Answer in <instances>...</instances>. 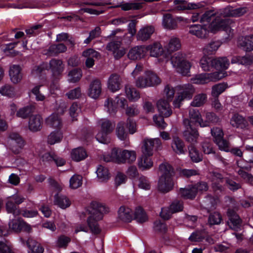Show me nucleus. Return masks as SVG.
Here are the masks:
<instances>
[{"label": "nucleus", "instance_id": "nucleus-1", "mask_svg": "<svg viewBox=\"0 0 253 253\" xmlns=\"http://www.w3.org/2000/svg\"><path fill=\"white\" fill-rule=\"evenodd\" d=\"M233 23L231 19H222L217 17L212 22L208 25L193 24L189 26V33L198 38H206L210 32L215 33L218 31H227Z\"/></svg>", "mask_w": 253, "mask_h": 253}, {"label": "nucleus", "instance_id": "nucleus-2", "mask_svg": "<svg viewBox=\"0 0 253 253\" xmlns=\"http://www.w3.org/2000/svg\"><path fill=\"white\" fill-rule=\"evenodd\" d=\"M90 214L87 218V223L92 232L98 234L100 230L97 223L101 220L104 213L108 212V209L103 204L97 202H92L87 210Z\"/></svg>", "mask_w": 253, "mask_h": 253}, {"label": "nucleus", "instance_id": "nucleus-3", "mask_svg": "<svg viewBox=\"0 0 253 253\" xmlns=\"http://www.w3.org/2000/svg\"><path fill=\"white\" fill-rule=\"evenodd\" d=\"M159 169L161 176L158 182V189L161 192L166 193L171 190L173 187V169L168 163L160 165Z\"/></svg>", "mask_w": 253, "mask_h": 253}, {"label": "nucleus", "instance_id": "nucleus-4", "mask_svg": "<svg viewBox=\"0 0 253 253\" xmlns=\"http://www.w3.org/2000/svg\"><path fill=\"white\" fill-rule=\"evenodd\" d=\"M136 158V154L135 151L123 150L119 152L116 148L113 149L110 154L104 156V160L105 162L115 161L119 163H132L135 161Z\"/></svg>", "mask_w": 253, "mask_h": 253}, {"label": "nucleus", "instance_id": "nucleus-5", "mask_svg": "<svg viewBox=\"0 0 253 253\" xmlns=\"http://www.w3.org/2000/svg\"><path fill=\"white\" fill-rule=\"evenodd\" d=\"M176 89L177 94L172 102V105L174 108H177L180 107L184 100L192 99L195 92L194 86L190 84L177 85Z\"/></svg>", "mask_w": 253, "mask_h": 253}, {"label": "nucleus", "instance_id": "nucleus-6", "mask_svg": "<svg viewBox=\"0 0 253 253\" xmlns=\"http://www.w3.org/2000/svg\"><path fill=\"white\" fill-rule=\"evenodd\" d=\"M171 64L176 71L183 76H188L191 64L185 59V55L181 52L174 54L170 59Z\"/></svg>", "mask_w": 253, "mask_h": 253}, {"label": "nucleus", "instance_id": "nucleus-7", "mask_svg": "<svg viewBox=\"0 0 253 253\" xmlns=\"http://www.w3.org/2000/svg\"><path fill=\"white\" fill-rule=\"evenodd\" d=\"M161 83V79L151 71H146L143 76L139 77L135 81L136 85L140 88L156 86Z\"/></svg>", "mask_w": 253, "mask_h": 253}, {"label": "nucleus", "instance_id": "nucleus-8", "mask_svg": "<svg viewBox=\"0 0 253 253\" xmlns=\"http://www.w3.org/2000/svg\"><path fill=\"white\" fill-rule=\"evenodd\" d=\"M227 76L226 72H214L211 73H202L196 75L191 80L193 84H204L211 82H216Z\"/></svg>", "mask_w": 253, "mask_h": 253}, {"label": "nucleus", "instance_id": "nucleus-9", "mask_svg": "<svg viewBox=\"0 0 253 253\" xmlns=\"http://www.w3.org/2000/svg\"><path fill=\"white\" fill-rule=\"evenodd\" d=\"M98 124L100 126L101 130L96 134V140L101 143H108L110 142V138L108 135L113 130L114 124L106 119H100Z\"/></svg>", "mask_w": 253, "mask_h": 253}, {"label": "nucleus", "instance_id": "nucleus-10", "mask_svg": "<svg viewBox=\"0 0 253 253\" xmlns=\"http://www.w3.org/2000/svg\"><path fill=\"white\" fill-rule=\"evenodd\" d=\"M208 189V185L205 182H200L197 184L189 186L187 188H181L179 194L185 199L194 198L198 192H203Z\"/></svg>", "mask_w": 253, "mask_h": 253}, {"label": "nucleus", "instance_id": "nucleus-11", "mask_svg": "<svg viewBox=\"0 0 253 253\" xmlns=\"http://www.w3.org/2000/svg\"><path fill=\"white\" fill-rule=\"evenodd\" d=\"M9 230L8 231H5L0 228V236H7L10 231H13L15 232H19L21 230L30 231L31 228L29 224L24 221L23 220L21 219H15L9 221Z\"/></svg>", "mask_w": 253, "mask_h": 253}, {"label": "nucleus", "instance_id": "nucleus-12", "mask_svg": "<svg viewBox=\"0 0 253 253\" xmlns=\"http://www.w3.org/2000/svg\"><path fill=\"white\" fill-rule=\"evenodd\" d=\"M126 102V99L120 95L117 96L114 100L108 98L104 102V110L110 115L114 114L118 107L124 108Z\"/></svg>", "mask_w": 253, "mask_h": 253}, {"label": "nucleus", "instance_id": "nucleus-13", "mask_svg": "<svg viewBox=\"0 0 253 253\" xmlns=\"http://www.w3.org/2000/svg\"><path fill=\"white\" fill-rule=\"evenodd\" d=\"M6 145L14 153H19L24 145V142L17 133H11L7 138Z\"/></svg>", "mask_w": 253, "mask_h": 253}, {"label": "nucleus", "instance_id": "nucleus-14", "mask_svg": "<svg viewBox=\"0 0 253 253\" xmlns=\"http://www.w3.org/2000/svg\"><path fill=\"white\" fill-rule=\"evenodd\" d=\"M161 146L162 142L159 138H145L143 141V145L141 147L142 153L144 155H148L149 156H151L153 155L154 147L158 149Z\"/></svg>", "mask_w": 253, "mask_h": 253}, {"label": "nucleus", "instance_id": "nucleus-15", "mask_svg": "<svg viewBox=\"0 0 253 253\" xmlns=\"http://www.w3.org/2000/svg\"><path fill=\"white\" fill-rule=\"evenodd\" d=\"M145 47V51H149L150 55L154 57H159L163 55L164 60H161V58L159 59V62H167L168 61V58L166 54H164V49L159 42H156L152 44L148 45Z\"/></svg>", "mask_w": 253, "mask_h": 253}, {"label": "nucleus", "instance_id": "nucleus-16", "mask_svg": "<svg viewBox=\"0 0 253 253\" xmlns=\"http://www.w3.org/2000/svg\"><path fill=\"white\" fill-rule=\"evenodd\" d=\"M24 198L19 195H13L8 198L6 204V211L8 213H12L14 216L18 215L20 214V210L17 206L14 204L19 205L23 202Z\"/></svg>", "mask_w": 253, "mask_h": 253}, {"label": "nucleus", "instance_id": "nucleus-17", "mask_svg": "<svg viewBox=\"0 0 253 253\" xmlns=\"http://www.w3.org/2000/svg\"><path fill=\"white\" fill-rule=\"evenodd\" d=\"M248 9L246 7L233 8L232 7H226L219 10L218 14L223 18L227 17H240L247 13Z\"/></svg>", "mask_w": 253, "mask_h": 253}, {"label": "nucleus", "instance_id": "nucleus-18", "mask_svg": "<svg viewBox=\"0 0 253 253\" xmlns=\"http://www.w3.org/2000/svg\"><path fill=\"white\" fill-rule=\"evenodd\" d=\"M121 41L122 38L120 37L119 41H112L106 46L107 50L112 52L114 58L116 59L121 58L126 53L125 48L121 46Z\"/></svg>", "mask_w": 253, "mask_h": 253}, {"label": "nucleus", "instance_id": "nucleus-19", "mask_svg": "<svg viewBox=\"0 0 253 253\" xmlns=\"http://www.w3.org/2000/svg\"><path fill=\"white\" fill-rule=\"evenodd\" d=\"M183 124L186 127V130L184 132L183 134L186 141L191 143L196 142L197 139L199 136V133L197 130L192 127L188 119L184 120Z\"/></svg>", "mask_w": 253, "mask_h": 253}, {"label": "nucleus", "instance_id": "nucleus-20", "mask_svg": "<svg viewBox=\"0 0 253 253\" xmlns=\"http://www.w3.org/2000/svg\"><path fill=\"white\" fill-rule=\"evenodd\" d=\"M170 102V101L163 98H161L157 101L156 105L158 110L163 117H169L172 114V111Z\"/></svg>", "mask_w": 253, "mask_h": 253}, {"label": "nucleus", "instance_id": "nucleus-21", "mask_svg": "<svg viewBox=\"0 0 253 253\" xmlns=\"http://www.w3.org/2000/svg\"><path fill=\"white\" fill-rule=\"evenodd\" d=\"M42 123L43 119L41 115H32L29 117L28 128L32 132H37L42 129Z\"/></svg>", "mask_w": 253, "mask_h": 253}, {"label": "nucleus", "instance_id": "nucleus-22", "mask_svg": "<svg viewBox=\"0 0 253 253\" xmlns=\"http://www.w3.org/2000/svg\"><path fill=\"white\" fill-rule=\"evenodd\" d=\"M189 117L190 120V124L191 123H198L201 127H206L208 126L207 122H204L202 118L199 111L197 109L190 108L189 109Z\"/></svg>", "mask_w": 253, "mask_h": 253}, {"label": "nucleus", "instance_id": "nucleus-23", "mask_svg": "<svg viewBox=\"0 0 253 253\" xmlns=\"http://www.w3.org/2000/svg\"><path fill=\"white\" fill-rule=\"evenodd\" d=\"M122 83L120 76L118 74H113L108 78L107 86L111 91L116 92L121 88Z\"/></svg>", "mask_w": 253, "mask_h": 253}, {"label": "nucleus", "instance_id": "nucleus-24", "mask_svg": "<svg viewBox=\"0 0 253 253\" xmlns=\"http://www.w3.org/2000/svg\"><path fill=\"white\" fill-rule=\"evenodd\" d=\"M170 147L172 151L176 154L181 155L185 153L186 148L184 142L177 136L172 137Z\"/></svg>", "mask_w": 253, "mask_h": 253}, {"label": "nucleus", "instance_id": "nucleus-25", "mask_svg": "<svg viewBox=\"0 0 253 253\" xmlns=\"http://www.w3.org/2000/svg\"><path fill=\"white\" fill-rule=\"evenodd\" d=\"M83 56L86 58L85 66L87 68H91L94 64L95 59L100 57V54L93 49L89 48L83 52Z\"/></svg>", "mask_w": 253, "mask_h": 253}, {"label": "nucleus", "instance_id": "nucleus-26", "mask_svg": "<svg viewBox=\"0 0 253 253\" xmlns=\"http://www.w3.org/2000/svg\"><path fill=\"white\" fill-rule=\"evenodd\" d=\"M102 91V85L100 81L95 80L90 84L88 90V96L93 99L97 98Z\"/></svg>", "mask_w": 253, "mask_h": 253}, {"label": "nucleus", "instance_id": "nucleus-27", "mask_svg": "<svg viewBox=\"0 0 253 253\" xmlns=\"http://www.w3.org/2000/svg\"><path fill=\"white\" fill-rule=\"evenodd\" d=\"M200 3H188L185 0H174L172 9L181 10L185 9H195L201 7Z\"/></svg>", "mask_w": 253, "mask_h": 253}, {"label": "nucleus", "instance_id": "nucleus-28", "mask_svg": "<svg viewBox=\"0 0 253 253\" xmlns=\"http://www.w3.org/2000/svg\"><path fill=\"white\" fill-rule=\"evenodd\" d=\"M238 46L244 51H251L253 50V35L241 37L238 40Z\"/></svg>", "mask_w": 253, "mask_h": 253}, {"label": "nucleus", "instance_id": "nucleus-29", "mask_svg": "<svg viewBox=\"0 0 253 253\" xmlns=\"http://www.w3.org/2000/svg\"><path fill=\"white\" fill-rule=\"evenodd\" d=\"M9 75L11 81L14 84L20 83L22 79L21 68L19 65H13L10 66Z\"/></svg>", "mask_w": 253, "mask_h": 253}, {"label": "nucleus", "instance_id": "nucleus-30", "mask_svg": "<svg viewBox=\"0 0 253 253\" xmlns=\"http://www.w3.org/2000/svg\"><path fill=\"white\" fill-rule=\"evenodd\" d=\"M48 67L54 76L60 75L64 70L63 61L60 59L55 58L50 61Z\"/></svg>", "mask_w": 253, "mask_h": 253}, {"label": "nucleus", "instance_id": "nucleus-31", "mask_svg": "<svg viewBox=\"0 0 253 253\" xmlns=\"http://www.w3.org/2000/svg\"><path fill=\"white\" fill-rule=\"evenodd\" d=\"M145 46H136L129 50L127 56L130 60H138L143 58L145 56Z\"/></svg>", "mask_w": 253, "mask_h": 253}, {"label": "nucleus", "instance_id": "nucleus-32", "mask_svg": "<svg viewBox=\"0 0 253 253\" xmlns=\"http://www.w3.org/2000/svg\"><path fill=\"white\" fill-rule=\"evenodd\" d=\"M119 219L125 222H130L133 218V212L128 207L121 206L118 210Z\"/></svg>", "mask_w": 253, "mask_h": 253}, {"label": "nucleus", "instance_id": "nucleus-33", "mask_svg": "<svg viewBox=\"0 0 253 253\" xmlns=\"http://www.w3.org/2000/svg\"><path fill=\"white\" fill-rule=\"evenodd\" d=\"M155 31L154 27L152 26H146L141 28L138 32L136 37L138 40L146 41L150 38Z\"/></svg>", "mask_w": 253, "mask_h": 253}, {"label": "nucleus", "instance_id": "nucleus-34", "mask_svg": "<svg viewBox=\"0 0 253 253\" xmlns=\"http://www.w3.org/2000/svg\"><path fill=\"white\" fill-rule=\"evenodd\" d=\"M214 68L216 70H219L218 72L225 71L228 68L230 65V61L226 57H220L213 58Z\"/></svg>", "mask_w": 253, "mask_h": 253}, {"label": "nucleus", "instance_id": "nucleus-35", "mask_svg": "<svg viewBox=\"0 0 253 253\" xmlns=\"http://www.w3.org/2000/svg\"><path fill=\"white\" fill-rule=\"evenodd\" d=\"M230 123L233 127L237 128L243 129L247 126L245 119L238 114H235L231 117Z\"/></svg>", "mask_w": 253, "mask_h": 253}, {"label": "nucleus", "instance_id": "nucleus-36", "mask_svg": "<svg viewBox=\"0 0 253 253\" xmlns=\"http://www.w3.org/2000/svg\"><path fill=\"white\" fill-rule=\"evenodd\" d=\"M96 173L98 180L101 182H106L111 177L108 168L102 165L98 166Z\"/></svg>", "mask_w": 253, "mask_h": 253}, {"label": "nucleus", "instance_id": "nucleus-37", "mask_svg": "<svg viewBox=\"0 0 253 253\" xmlns=\"http://www.w3.org/2000/svg\"><path fill=\"white\" fill-rule=\"evenodd\" d=\"M229 221L228 224L230 227L235 230H237L240 226L241 219L239 216L231 210H229L227 212Z\"/></svg>", "mask_w": 253, "mask_h": 253}, {"label": "nucleus", "instance_id": "nucleus-38", "mask_svg": "<svg viewBox=\"0 0 253 253\" xmlns=\"http://www.w3.org/2000/svg\"><path fill=\"white\" fill-rule=\"evenodd\" d=\"M46 125L52 128L60 129L62 126V122L58 114L54 113L45 120Z\"/></svg>", "mask_w": 253, "mask_h": 253}, {"label": "nucleus", "instance_id": "nucleus-39", "mask_svg": "<svg viewBox=\"0 0 253 253\" xmlns=\"http://www.w3.org/2000/svg\"><path fill=\"white\" fill-rule=\"evenodd\" d=\"M217 132L219 133L218 134L217 138L214 140V142L218 146L220 150L226 152L230 151V144L228 141L223 139V132H222L220 130L216 129Z\"/></svg>", "mask_w": 253, "mask_h": 253}, {"label": "nucleus", "instance_id": "nucleus-40", "mask_svg": "<svg viewBox=\"0 0 253 253\" xmlns=\"http://www.w3.org/2000/svg\"><path fill=\"white\" fill-rule=\"evenodd\" d=\"M150 157L148 155L142 154L138 159V166L140 169L143 170H147L153 167V162Z\"/></svg>", "mask_w": 253, "mask_h": 253}, {"label": "nucleus", "instance_id": "nucleus-41", "mask_svg": "<svg viewBox=\"0 0 253 253\" xmlns=\"http://www.w3.org/2000/svg\"><path fill=\"white\" fill-rule=\"evenodd\" d=\"M211 179L212 182V188L215 191H222V187L220 184L223 180L222 175L218 172H213L211 174Z\"/></svg>", "mask_w": 253, "mask_h": 253}, {"label": "nucleus", "instance_id": "nucleus-42", "mask_svg": "<svg viewBox=\"0 0 253 253\" xmlns=\"http://www.w3.org/2000/svg\"><path fill=\"white\" fill-rule=\"evenodd\" d=\"M231 62L232 64L237 63L244 65L253 64V55L234 56L232 57Z\"/></svg>", "mask_w": 253, "mask_h": 253}, {"label": "nucleus", "instance_id": "nucleus-43", "mask_svg": "<svg viewBox=\"0 0 253 253\" xmlns=\"http://www.w3.org/2000/svg\"><path fill=\"white\" fill-rule=\"evenodd\" d=\"M219 10L216 12H215L213 10H208L206 11L201 17L200 21L202 23H209L212 19V22L217 17H218L220 18L223 19L222 16H220L218 14ZM224 19H227L224 18Z\"/></svg>", "mask_w": 253, "mask_h": 253}, {"label": "nucleus", "instance_id": "nucleus-44", "mask_svg": "<svg viewBox=\"0 0 253 253\" xmlns=\"http://www.w3.org/2000/svg\"><path fill=\"white\" fill-rule=\"evenodd\" d=\"M162 25L167 30H173L177 28V20L173 18L169 14H167L163 17Z\"/></svg>", "mask_w": 253, "mask_h": 253}, {"label": "nucleus", "instance_id": "nucleus-45", "mask_svg": "<svg viewBox=\"0 0 253 253\" xmlns=\"http://www.w3.org/2000/svg\"><path fill=\"white\" fill-rule=\"evenodd\" d=\"M86 157L87 154L85 150L82 147L75 148L71 152V159L76 162L82 161Z\"/></svg>", "mask_w": 253, "mask_h": 253}, {"label": "nucleus", "instance_id": "nucleus-46", "mask_svg": "<svg viewBox=\"0 0 253 253\" xmlns=\"http://www.w3.org/2000/svg\"><path fill=\"white\" fill-rule=\"evenodd\" d=\"M207 101V95L205 93H200L196 95L190 103V106L194 107H200L203 106Z\"/></svg>", "mask_w": 253, "mask_h": 253}, {"label": "nucleus", "instance_id": "nucleus-47", "mask_svg": "<svg viewBox=\"0 0 253 253\" xmlns=\"http://www.w3.org/2000/svg\"><path fill=\"white\" fill-rule=\"evenodd\" d=\"M181 47V43L179 39L176 37H172L167 45L165 46V49L169 53L178 50Z\"/></svg>", "mask_w": 253, "mask_h": 253}, {"label": "nucleus", "instance_id": "nucleus-48", "mask_svg": "<svg viewBox=\"0 0 253 253\" xmlns=\"http://www.w3.org/2000/svg\"><path fill=\"white\" fill-rule=\"evenodd\" d=\"M213 58L204 55L200 61V65L203 70L210 71L211 68H214Z\"/></svg>", "mask_w": 253, "mask_h": 253}, {"label": "nucleus", "instance_id": "nucleus-49", "mask_svg": "<svg viewBox=\"0 0 253 253\" xmlns=\"http://www.w3.org/2000/svg\"><path fill=\"white\" fill-rule=\"evenodd\" d=\"M176 90V87L174 88L171 85L169 84L166 85L163 91V99L170 102L172 100L173 101Z\"/></svg>", "mask_w": 253, "mask_h": 253}, {"label": "nucleus", "instance_id": "nucleus-50", "mask_svg": "<svg viewBox=\"0 0 253 253\" xmlns=\"http://www.w3.org/2000/svg\"><path fill=\"white\" fill-rule=\"evenodd\" d=\"M35 110L34 105H29L19 109L16 113L18 117L26 119L29 117Z\"/></svg>", "mask_w": 253, "mask_h": 253}, {"label": "nucleus", "instance_id": "nucleus-51", "mask_svg": "<svg viewBox=\"0 0 253 253\" xmlns=\"http://www.w3.org/2000/svg\"><path fill=\"white\" fill-rule=\"evenodd\" d=\"M63 138V134L60 129H57L51 132L47 137V143L50 145L59 143Z\"/></svg>", "mask_w": 253, "mask_h": 253}, {"label": "nucleus", "instance_id": "nucleus-52", "mask_svg": "<svg viewBox=\"0 0 253 253\" xmlns=\"http://www.w3.org/2000/svg\"><path fill=\"white\" fill-rule=\"evenodd\" d=\"M125 90L126 96L129 100L135 101L140 98L139 93L135 88L129 85H126Z\"/></svg>", "mask_w": 253, "mask_h": 253}, {"label": "nucleus", "instance_id": "nucleus-53", "mask_svg": "<svg viewBox=\"0 0 253 253\" xmlns=\"http://www.w3.org/2000/svg\"><path fill=\"white\" fill-rule=\"evenodd\" d=\"M220 46L218 42H211L207 44L203 48V52L205 55L214 54Z\"/></svg>", "mask_w": 253, "mask_h": 253}, {"label": "nucleus", "instance_id": "nucleus-54", "mask_svg": "<svg viewBox=\"0 0 253 253\" xmlns=\"http://www.w3.org/2000/svg\"><path fill=\"white\" fill-rule=\"evenodd\" d=\"M119 6L124 11L137 10L142 7V3L133 2H123Z\"/></svg>", "mask_w": 253, "mask_h": 253}, {"label": "nucleus", "instance_id": "nucleus-55", "mask_svg": "<svg viewBox=\"0 0 253 253\" xmlns=\"http://www.w3.org/2000/svg\"><path fill=\"white\" fill-rule=\"evenodd\" d=\"M188 149L189 157L193 162L198 163L202 160V155L193 145H190Z\"/></svg>", "mask_w": 253, "mask_h": 253}, {"label": "nucleus", "instance_id": "nucleus-56", "mask_svg": "<svg viewBox=\"0 0 253 253\" xmlns=\"http://www.w3.org/2000/svg\"><path fill=\"white\" fill-rule=\"evenodd\" d=\"M227 84L222 83L216 84L211 87V94L212 96L217 98L227 88Z\"/></svg>", "mask_w": 253, "mask_h": 253}, {"label": "nucleus", "instance_id": "nucleus-57", "mask_svg": "<svg viewBox=\"0 0 253 253\" xmlns=\"http://www.w3.org/2000/svg\"><path fill=\"white\" fill-rule=\"evenodd\" d=\"M54 202L55 205L58 206L61 209H66L69 207L71 204L69 199L63 195H55Z\"/></svg>", "mask_w": 253, "mask_h": 253}, {"label": "nucleus", "instance_id": "nucleus-58", "mask_svg": "<svg viewBox=\"0 0 253 253\" xmlns=\"http://www.w3.org/2000/svg\"><path fill=\"white\" fill-rule=\"evenodd\" d=\"M0 94L3 96L13 97L15 95V88L10 84H5L0 87Z\"/></svg>", "mask_w": 253, "mask_h": 253}, {"label": "nucleus", "instance_id": "nucleus-59", "mask_svg": "<svg viewBox=\"0 0 253 253\" xmlns=\"http://www.w3.org/2000/svg\"><path fill=\"white\" fill-rule=\"evenodd\" d=\"M125 124L123 122H119L117 126L116 133L118 138L125 140L127 137V134L125 129Z\"/></svg>", "mask_w": 253, "mask_h": 253}, {"label": "nucleus", "instance_id": "nucleus-60", "mask_svg": "<svg viewBox=\"0 0 253 253\" xmlns=\"http://www.w3.org/2000/svg\"><path fill=\"white\" fill-rule=\"evenodd\" d=\"M133 217L139 222H144L147 220V216L141 207L136 208Z\"/></svg>", "mask_w": 253, "mask_h": 253}, {"label": "nucleus", "instance_id": "nucleus-61", "mask_svg": "<svg viewBox=\"0 0 253 253\" xmlns=\"http://www.w3.org/2000/svg\"><path fill=\"white\" fill-rule=\"evenodd\" d=\"M82 76L80 69H74L68 74V81L70 83H75L80 80Z\"/></svg>", "mask_w": 253, "mask_h": 253}, {"label": "nucleus", "instance_id": "nucleus-62", "mask_svg": "<svg viewBox=\"0 0 253 253\" xmlns=\"http://www.w3.org/2000/svg\"><path fill=\"white\" fill-rule=\"evenodd\" d=\"M83 177L81 175L75 174L70 179V186L72 189H77L82 185Z\"/></svg>", "mask_w": 253, "mask_h": 253}, {"label": "nucleus", "instance_id": "nucleus-63", "mask_svg": "<svg viewBox=\"0 0 253 253\" xmlns=\"http://www.w3.org/2000/svg\"><path fill=\"white\" fill-rule=\"evenodd\" d=\"M67 49L66 46L63 43L52 44L49 47L48 51L51 54H55L65 52Z\"/></svg>", "mask_w": 253, "mask_h": 253}, {"label": "nucleus", "instance_id": "nucleus-64", "mask_svg": "<svg viewBox=\"0 0 253 253\" xmlns=\"http://www.w3.org/2000/svg\"><path fill=\"white\" fill-rule=\"evenodd\" d=\"M41 86L42 85H36L31 89V92L34 95L37 101H43L45 99V96L40 90Z\"/></svg>", "mask_w": 253, "mask_h": 253}]
</instances>
